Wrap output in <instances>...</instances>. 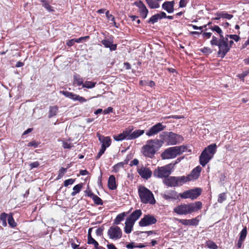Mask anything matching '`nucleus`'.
<instances>
[{
  "label": "nucleus",
  "mask_w": 249,
  "mask_h": 249,
  "mask_svg": "<svg viewBox=\"0 0 249 249\" xmlns=\"http://www.w3.org/2000/svg\"><path fill=\"white\" fill-rule=\"evenodd\" d=\"M82 188V184H78L74 186L73 188V191L71 193V195L72 196H75L77 193H78Z\"/></svg>",
  "instance_id": "32"
},
{
  "label": "nucleus",
  "mask_w": 249,
  "mask_h": 249,
  "mask_svg": "<svg viewBox=\"0 0 249 249\" xmlns=\"http://www.w3.org/2000/svg\"><path fill=\"white\" fill-rule=\"evenodd\" d=\"M247 232V231L246 227L244 228L240 232L239 239L237 244L238 248H241L242 243L246 237Z\"/></svg>",
  "instance_id": "23"
},
{
  "label": "nucleus",
  "mask_w": 249,
  "mask_h": 249,
  "mask_svg": "<svg viewBox=\"0 0 249 249\" xmlns=\"http://www.w3.org/2000/svg\"><path fill=\"white\" fill-rule=\"evenodd\" d=\"M249 73V71H243L242 73L237 75L241 80L244 82V78Z\"/></svg>",
  "instance_id": "45"
},
{
  "label": "nucleus",
  "mask_w": 249,
  "mask_h": 249,
  "mask_svg": "<svg viewBox=\"0 0 249 249\" xmlns=\"http://www.w3.org/2000/svg\"><path fill=\"white\" fill-rule=\"evenodd\" d=\"M39 144V142H37L35 141H32L28 143L27 146L29 147L32 146L34 148L37 147L38 145Z\"/></svg>",
  "instance_id": "47"
},
{
  "label": "nucleus",
  "mask_w": 249,
  "mask_h": 249,
  "mask_svg": "<svg viewBox=\"0 0 249 249\" xmlns=\"http://www.w3.org/2000/svg\"><path fill=\"white\" fill-rule=\"evenodd\" d=\"M58 107L56 106H52L50 107L49 117L51 118L57 114Z\"/></svg>",
  "instance_id": "29"
},
{
  "label": "nucleus",
  "mask_w": 249,
  "mask_h": 249,
  "mask_svg": "<svg viewBox=\"0 0 249 249\" xmlns=\"http://www.w3.org/2000/svg\"><path fill=\"white\" fill-rule=\"evenodd\" d=\"M108 188L111 190H114L116 188L115 178L113 175H111L108 180Z\"/></svg>",
  "instance_id": "27"
},
{
  "label": "nucleus",
  "mask_w": 249,
  "mask_h": 249,
  "mask_svg": "<svg viewBox=\"0 0 249 249\" xmlns=\"http://www.w3.org/2000/svg\"><path fill=\"white\" fill-rule=\"evenodd\" d=\"M220 16H221L223 18H226L228 19H231L233 17L232 15L229 14L225 11L221 12Z\"/></svg>",
  "instance_id": "38"
},
{
  "label": "nucleus",
  "mask_w": 249,
  "mask_h": 249,
  "mask_svg": "<svg viewBox=\"0 0 249 249\" xmlns=\"http://www.w3.org/2000/svg\"><path fill=\"white\" fill-rule=\"evenodd\" d=\"M201 193V189L199 188H196L179 194V196L183 199L190 198L192 200H194L197 198L200 195Z\"/></svg>",
  "instance_id": "11"
},
{
  "label": "nucleus",
  "mask_w": 249,
  "mask_h": 249,
  "mask_svg": "<svg viewBox=\"0 0 249 249\" xmlns=\"http://www.w3.org/2000/svg\"><path fill=\"white\" fill-rule=\"evenodd\" d=\"M217 146L215 144H212L206 147L199 157L200 164L205 166L213 157L216 152Z\"/></svg>",
  "instance_id": "5"
},
{
  "label": "nucleus",
  "mask_w": 249,
  "mask_h": 249,
  "mask_svg": "<svg viewBox=\"0 0 249 249\" xmlns=\"http://www.w3.org/2000/svg\"><path fill=\"white\" fill-rule=\"evenodd\" d=\"M226 199L225 194L224 193L220 194L219 195L218 201L221 203Z\"/></svg>",
  "instance_id": "51"
},
{
  "label": "nucleus",
  "mask_w": 249,
  "mask_h": 249,
  "mask_svg": "<svg viewBox=\"0 0 249 249\" xmlns=\"http://www.w3.org/2000/svg\"><path fill=\"white\" fill-rule=\"evenodd\" d=\"M139 13L141 17L143 18H145L147 17V15L148 13V10L147 9L146 7H143L142 8L139 9Z\"/></svg>",
  "instance_id": "31"
},
{
  "label": "nucleus",
  "mask_w": 249,
  "mask_h": 249,
  "mask_svg": "<svg viewBox=\"0 0 249 249\" xmlns=\"http://www.w3.org/2000/svg\"><path fill=\"white\" fill-rule=\"evenodd\" d=\"M133 129L128 128L123 133L114 136V139L117 141H121L124 140H131L135 139L142 135L144 133L143 130H136L132 132Z\"/></svg>",
  "instance_id": "3"
},
{
  "label": "nucleus",
  "mask_w": 249,
  "mask_h": 249,
  "mask_svg": "<svg viewBox=\"0 0 249 249\" xmlns=\"http://www.w3.org/2000/svg\"><path fill=\"white\" fill-rule=\"evenodd\" d=\"M75 42L74 39H72L71 40H69L67 42L66 44L69 46H72L74 45Z\"/></svg>",
  "instance_id": "60"
},
{
  "label": "nucleus",
  "mask_w": 249,
  "mask_h": 249,
  "mask_svg": "<svg viewBox=\"0 0 249 249\" xmlns=\"http://www.w3.org/2000/svg\"><path fill=\"white\" fill-rule=\"evenodd\" d=\"M157 221V219H142L139 222V225L141 226H147L155 223Z\"/></svg>",
  "instance_id": "25"
},
{
  "label": "nucleus",
  "mask_w": 249,
  "mask_h": 249,
  "mask_svg": "<svg viewBox=\"0 0 249 249\" xmlns=\"http://www.w3.org/2000/svg\"><path fill=\"white\" fill-rule=\"evenodd\" d=\"M73 84L78 86H83L84 80L79 74H75L73 76Z\"/></svg>",
  "instance_id": "28"
},
{
  "label": "nucleus",
  "mask_w": 249,
  "mask_h": 249,
  "mask_svg": "<svg viewBox=\"0 0 249 249\" xmlns=\"http://www.w3.org/2000/svg\"><path fill=\"white\" fill-rule=\"evenodd\" d=\"M190 179V177L181 176V177H167L163 180V183L167 186L169 187H175L181 186Z\"/></svg>",
  "instance_id": "8"
},
{
  "label": "nucleus",
  "mask_w": 249,
  "mask_h": 249,
  "mask_svg": "<svg viewBox=\"0 0 249 249\" xmlns=\"http://www.w3.org/2000/svg\"><path fill=\"white\" fill-rule=\"evenodd\" d=\"M135 243L131 242L126 245V247L127 249H133L134 248H136V246L135 245Z\"/></svg>",
  "instance_id": "58"
},
{
  "label": "nucleus",
  "mask_w": 249,
  "mask_h": 249,
  "mask_svg": "<svg viewBox=\"0 0 249 249\" xmlns=\"http://www.w3.org/2000/svg\"><path fill=\"white\" fill-rule=\"evenodd\" d=\"M88 243L89 244H92L94 245L95 249H98L99 246L98 243L93 238L88 240Z\"/></svg>",
  "instance_id": "44"
},
{
  "label": "nucleus",
  "mask_w": 249,
  "mask_h": 249,
  "mask_svg": "<svg viewBox=\"0 0 249 249\" xmlns=\"http://www.w3.org/2000/svg\"><path fill=\"white\" fill-rule=\"evenodd\" d=\"M137 219H126L125 222L124 231L126 233L131 232L135 222Z\"/></svg>",
  "instance_id": "18"
},
{
  "label": "nucleus",
  "mask_w": 249,
  "mask_h": 249,
  "mask_svg": "<svg viewBox=\"0 0 249 249\" xmlns=\"http://www.w3.org/2000/svg\"><path fill=\"white\" fill-rule=\"evenodd\" d=\"M179 222L186 226H196L198 225L199 220L197 219H180Z\"/></svg>",
  "instance_id": "20"
},
{
  "label": "nucleus",
  "mask_w": 249,
  "mask_h": 249,
  "mask_svg": "<svg viewBox=\"0 0 249 249\" xmlns=\"http://www.w3.org/2000/svg\"><path fill=\"white\" fill-rule=\"evenodd\" d=\"M104 230L103 227H100L97 229L96 231V234L98 236H101Z\"/></svg>",
  "instance_id": "56"
},
{
  "label": "nucleus",
  "mask_w": 249,
  "mask_h": 249,
  "mask_svg": "<svg viewBox=\"0 0 249 249\" xmlns=\"http://www.w3.org/2000/svg\"><path fill=\"white\" fill-rule=\"evenodd\" d=\"M105 150H106V149H105L104 147H101V149L98 152V153L96 157V159H99L101 157V156L104 153Z\"/></svg>",
  "instance_id": "52"
},
{
  "label": "nucleus",
  "mask_w": 249,
  "mask_h": 249,
  "mask_svg": "<svg viewBox=\"0 0 249 249\" xmlns=\"http://www.w3.org/2000/svg\"><path fill=\"white\" fill-rule=\"evenodd\" d=\"M99 140L102 143V147H105L106 149L111 144V139L108 137L102 136L99 135Z\"/></svg>",
  "instance_id": "21"
},
{
  "label": "nucleus",
  "mask_w": 249,
  "mask_h": 249,
  "mask_svg": "<svg viewBox=\"0 0 249 249\" xmlns=\"http://www.w3.org/2000/svg\"><path fill=\"white\" fill-rule=\"evenodd\" d=\"M43 6L49 12H54L53 8L46 1L42 0Z\"/></svg>",
  "instance_id": "33"
},
{
  "label": "nucleus",
  "mask_w": 249,
  "mask_h": 249,
  "mask_svg": "<svg viewBox=\"0 0 249 249\" xmlns=\"http://www.w3.org/2000/svg\"><path fill=\"white\" fill-rule=\"evenodd\" d=\"M139 164V160L135 159L133 160H132L130 163V166H132L133 165H137Z\"/></svg>",
  "instance_id": "59"
},
{
  "label": "nucleus",
  "mask_w": 249,
  "mask_h": 249,
  "mask_svg": "<svg viewBox=\"0 0 249 249\" xmlns=\"http://www.w3.org/2000/svg\"><path fill=\"white\" fill-rule=\"evenodd\" d=\"M172 165L169 164L164 166L158 167L153 172L154 177L158 178H167L171 174Z\"/></svg>",
  "instance_id": "10"
},
{
  "label": "nucleus",
  "mask_w": 249,
  "mask_h": 249,
  "mask_svg": "<svg viewBox=\"0 0 249 249\" xmlns=\"http://www.w3.org/2000/svg\"><path fill=\"white\" fill-rule=\"evenodd\" d=\"M89 38L88 36H84V37H81L77 39H74L75 42L77 43H79L81 42L82 40H85L87 38Z\"/></svg>",
  "instance_id": "57"
},
{
  "label": "nucleus",
  "mask_w": 249,
  "mask_h": 249,
  "mask_svg": "<svg viewBox=\"0 0 249 249\" xmlns=\"http://www.w3.org/2000/svg\"><path fill=\"white\" fill-rule=\"evenodd\" d=\"M101 43L105 47L109 48L111 51H114L116 49L117 45L113 44L112 41L104 39L102 40Z\"/></svg>",
  "instance_id": "24"
},
{
  "label": "nucleus",
  "mask_w": 249,
  "mask_h": 249,
  "mask_svg": "<svg viewBox=\"0 0 249 249\" xmlns=\"http://www.w3.org/2000/svg\"><path fill=\"white\" fill-rule=\"evenodd\" d=\"M74 179L72 178L68 179L64 181V185L65 186H68L69 185L72 184L74 183Z\"/></svg>",
  "instance_id": "48"
},
{
  "label": "nucleus",
  "mask_w": 249,
  "mask_h": 249,
  "mask_svg": "<svg viewBox=\"0 0 249 249\" xmlns=\"http://www.w3.org/2000/svg\"><path fill=\"white\" fill-rule=\"evenodd\" d=\"M217 146L215 144H212L206 147L199 157L200 164L205 166L213 157L216 152Z\"/></svg>",
  "instance_id": "4"
},
{
  "label": "nucleus",
  "mask_w": 249,
  "mask_h": 249,
  "mask_svg": "<svg viewBox=\"0 0 249 249\" xmlns=\"http://www.w3.org/2000/svg\"><path fill=\"white\" fill-rule=\"evenodd\" d=\"M219 41L217 40V39L216 37L213 36V38L211 41L212 45H217L218 46V43Z\"/></svg>",
  "instance_id": "55"
},
{
  "label": "nucleus",
  "mask_w": 249,
  "mask_h": 249,
  "mask_svg": "<svg viewBox=\"0 0 249 249\" xmlns=\"http://www.w3.org/2000/svg\"><path fill=\"white\" fill-rule=\"evenodd\" d=\"M124 163L123 162H121L115 164L113 167V171L115 173L118 172L120 170V168H123L124 167Z\"/></svg>",
  "instance_id": "35"
},
{
  "label": "nucleus",
  "mask_w": 249,
  "mask_h": 249,
  "mask_svg": "<svg viewBox=\"0 0 249 249\" xmlns=\"http://www.w3.org/2000/svg\"><path fill=\"white\" fill-rule=\"evenodd\" d=\"M92 199L93 200L94 203L97 205H102L103 204L102 200L96 195H95L94 196H93Z\"/></svg>",
  "instance_id": "42"
},
{
  "label": "nucleus",
  "mask_w": 249,
  "mask_h": 249,
  "mask_svg": "<svg viewBox=\"0 0 249 249\" xmlns=\"http://www.w3.org/2000/svg\"><path fill=\"white\" fill-rule=\"evenodd\" d=\"M202 204L200 201H196L189 204H181L176 207L174 211L179 215H186L195 213L202 208Z\"/></svg>",
  "instance_id": "1"
},
{
  "label": "nucleus",
  "mask_w": 249,
  "mask_h": 249,
  "mask_svg": "<svg viewBox=\"0 0 249 249\" xmlns=\"http://www.w3.org/2000/svg\"><path fill=\"white\" fill-rule=\"evenodd\" d=\"M112 109L113 108L111 107H108L104 110V113L105 114H107L110 112H111L112 111Z\"/></svg>",
  "instance_id": "61"
},
{
  "label": "nucleus",
  "mask_w": 249,
  "mask_h": 249,
  "mask_svg": "<svg viewBox=\"0 0 249 249\" xmlns=\"http://www.w3.org/2000/svg\"><path fill=\"white\" fill-rule=\"evenodd\" d=\"M128 212L123 213L117 215L116 218H124V217H127V218H139L141 216L142 211L140 210H137L130 215H128Z\"/></svg>",
  "instance_id": "17"
},
{
  "label": "nucleus",
  "mask_w": 249,
  "mask_h": 249,
  "mask_svg": "<svg viewBox=\"0 0 249 249\" xmlns=\"http://www.w3.org/2000/svg\"><path fill=\"white\" fill-rule=\"evenodd\" d=\"M189 1V0H180L179 2V7H185Z\"/></svg>",
  "instance_id": "49"
},
{
  "label": "nucleus",
  "mask_w": 249,
  "mask_h": 249,
  "mask_svg": "<svg viewBox=\"0 0 249 249\" xmlns=\"http://www.w3.org/2000/svg\"><path fill=\"white\" fill-rule=\"evenodd\" d=\"M165 126H163L161 123H158L151 127L146 132V134L148 136H152L157 134L160 131L163 130Z\"/></svg>",
  "instance_id": "15"
},
{
  "label": "nucleus",
  "mask_w": 249,
  "mask_h": 249,
  "mask_svg": "<svg viewBox=\"0 0 249 249\" xmlns=\"http://www.w3.org/2000/svg\"><path fill=\"white\" fill-rule=\"evenodd\" d=\"M140 84L142 85H147L150 87H153L155 86V83L153 81H141Z\"/></svg>",
  "instance_id": "39"
},
{
  "label": "nucleus",
  "mask_w": 249,
  "mask_h": 249,
  "mask_svg": "<svg viewBox=\"0 0 249 249\" xmlns=\"http://www.w3.org/2000/svg\"><path fill=\"white\" fill-rule=\"evenodd\" d=\"M67 169L64 167H61L59 171V174L57 177V179H59L62 178L63 175L66 173Z\"/></svg>",
  "instance_id": "40"
},
{
  "label": "nucleus",
  "mask_w": 249,
  "mask_h": 249,
  "mask_svg": "<svg viewBox=\"0 0 249 249\" xmlns=\"http://www.w3.org/2000/svg\"><path fill=\"white\" fill-rule=\"evenodd\" d=\"M175 2L174 1H166L162 5V8L166 11L168 13H172L174 12Z\"/></svg>",
  "instance_id": "19"
},
{
  "label": "nucleus",
  "mask_w": 249,
  "mask_h": 249,
  "mask_svg": "<svg viewBox=\"0 0 249 249\" xmlns=\"http://www.w3.org/2000/svg\"><path fill=\"white\" fill-rule=\"evenodd\" d=\"M138 193L142 202L152 205L156 203V200L152 192L144 186H139Z\"/></svg>",
  "instance_id": "7"
},
{
  "label": "nucleus",
  "mask_w": 249,
  "mask_h": 249,
  "mask_svg": "<svg viewBox=\"0 0 249 249\" xmlns=\"http://www.w3.org/2000/svg\"><path fill=\"white\" fill-rule=\"evenodd\" d=\"M160 137L162 144L164 142H166L168 145H175L183 140L180 135L172 132H163L160 134Z\"/></svg>",
  "instance_id": "6"
},
{
  "label": "nucleus",
  "mask_w": 249,
  "mask_h": 249,
  "mask_svg": "<svg viewBox=\"0 0 249 249\" xmlns=\"http://www.w3.org/2000/svg\"><path fill=\"white\" fill-rule=\"evenodd\" d=\"M137 6L139 7V9L143 7H145V5L142 2L140 1L137 4Z\"/></svg>",
  "instance_id": "63"
},
{
  "label": "nucleus",
  "mask_w": 249,
  "mask_h": 249,
  "mask_svg": "<svg viewBox=\"0 0 249 249\" xmlns=\"http://www.w3.org/2000/svg\"><path fill=\"white\" fill-rule=\"evenodd\" d=\"M137 172L142 178L146 179L149 178L152 174V172L149 168L143 165L138 167Z\"/></svg>",
  "instance_id": "14"
},
{
  "label": "nucleus",
  "mask_w": 249,
  "mask_h": 249,
  "mask_svg": "<svg viewBox=\"0 0 249 249\" xmlns=\"http://www.w3.org/2000/svg\"><path fill=\"white\" fill-rule=\"evenodd\" d=\"M107 235L110 239L117 240L122 237V232L118 226H111L108 230Z\"/></svg>",
  "instance_id": "13"
},
{
  "label": "nucleus",
  "mask_w": 249,
  "mask_h": 249,
  "mask_svg": "<svg viewBox=\"0 0 249 249\" xmlns=\"http://www.w3.org/2000/svg\"><path fill=\"white\" fill-rule=\"evenodd\" d=\"M8 222L12 228H14L17 226V223L15 221L14 219H8Z\"/></svg>",
  "instance_id": "50"
},
{
  "label": "nucleus",
  "mask_w": 249,
  "mask_h": 249,
  "mask_svg": "<svg viewBox=\"0 0 249 249\" xmlns=\"http://www.w3.org/2000/svg\"><path fill=\"white\" fill-rule=\"evenodd\" d=\"M61 92L66 97L72 99L73 100H74L76 96V94L67 91H62Z\"/></svg>",
  "instance_id": "36"
},
{
  "label": "nucleus",
  "mask_w": 249,
  "mask_h": 249,
  "mask_svg": "<svg viewBox=\"0 0 249 249\" xmlns=\"http://www.w3.org/2000/svg\"><path fill=\"white\" fill-rule=\"evenodd\" d=\"M160 17L158 15V14H157L156 15L152 16L149 19L148 22L154 24L157 22L159 19H160Z\"/></svg>",
  "instance_id": "34"
},
{
  "label": "nucleus",
  "mask_w": 249,
  "mask_h": 249,
  "mask_svg": "<svg viewBox=\"0 0 249 249\" xmlns=\"http://www.w3.org/2000/svg\"><path fill=\"white\" fill-rule=\"evenodd\" d=\"M201 171V168L199 166H198L194 168L190 175L187 176L190 177V179L189 181L196 179L199 176Z\"/></svg>",
  "instance_id": "22"
},
{
  "label": "nucleus",
  "mask_w": 249,
  "mask_h": 249,
  "mask_svg": "<svg viewBox=\"0 0 249 249\" xmlns=\"http://www.w3.org/2000/svg\"><path fill=\"white\" fill-rule=\"evenodd\" d=\"M211 29L213 31H215L220 35V39L223 38V37H224L222 35V31L219 26L216 25L214 26L213 27L211 28Z\"/></svg>",
  "instance_id": "37"
},
{
  "label": "nucleus",
  "mask_w": 249,
  "mask_h": 249,
  "mask_svg": "<svg viewBox=\"0 0 249 249\" xmlns=\"http://www.w3.org/2000/svg\"><path fill=\"white\" fill-rule=\"evenodd\" d=\"M186 149L184 146H175L165 150L161 154L163 159H173L180 155Z\"/></svg>",
  "instance_id": "9"
},
{
  "label": "nucleus",
  "mask_w": 249,
  "mask_h": 249,
  "mask_svg": "<svg viewBox=\"0 0 249 249\" xmlns=\"http://www.w3.org/2000/svg\"><path fill=\"white\" fill-rule=\"evenodd\" d=\"M96 84V82H93L92 81H86L84 82L82 87L86 88L87 89H92L93 88Z\"/></svg>",
  "instance_id": "30"
},
{
  "label": "nucleus",
  "mask_w": 249,
  "mask_h": 249,
  "mask_svg": "<svg viewBox=\"0 0 249 249\" xmlns=\"http://www.w3.org/2000/svg\"><path fill=\"white\" fill-rule=\"evenodd\" d=\"M39 165V163L38 161H35L34 162H32L30 164V166L31 169H32L34 168H36Z\"/></svg>",
  "instance_id": "53"
},
{
  "label": "nucleus",
  "mask_w": 249,
  "mask_h": 249,
  "mask_svg": "<svg viewBox=\"0 0 249 249\" xmlns=\"http://www.w3.org/2000/svg\"><path fill=\"white\" fill-rule=\"evenodd\" d=\"M228 39L223 38L220 39V40L218 43V47H219V51L218 52V54L221 57H223L226 53L230 50V47L228 45V43L227 42Z\"/></svg>",
  "instance_id": "12"
},
{
  "label": "nucleus",
  "mask_w": 249,
  "mask_h": 249,
  "mask_svg": "<svg viewBox=\"0 0 249 249\" xmlns=\"http://www.w3.org/2000/svg\"><path fill=\"white\" fill-rule=\"evenodd\" d=\"M107 248L108 249H117L113 244H108Z\"/></svg>",
  "instance_id": "64"
},
{
  "label": "nucleus",
  "mask_w": 249,
  "mask_h": 249,
  "mask_svg": "<svg viewBox=\"0 0 249 249\" xmlns=\"http://www.w3.org/2000/svg\"><path fill=\"white\" fill-rule=\"evenodd\" d=\"M62 146L65 149H71L73 146V144L71 143H68L65 141H62Z\"/></svg>",
  "instance_id": "43"
},
{
  "label": "nucleus",
  "mask_w": 249,
  "mask_h": 249,
  "mask_svg": "<svg viewBox=\"0 0 249 249\" xmlns=\"http://www.w3.org/2000/svg\"><path fill=\"white\" fill-rule=\"evenodd\" d=\"M158 15L160 16V19L162 18H166V14L164 12H160V13H158Z\"/></svg>",
  "instance_id": "62"
},
{
  "label": "nucleus",
  "mask_w": 249,
  "mask_h": 249,
  "mask_svg": "<svg viewBox=\"0 0 249 249\" xmlns=\"http://www.w3.org/2000/svg\"><path fill=\"white\" fill-rule=\"evenodd\" d=\"M74 101H78L80 103H84L86 102V99L84 97L76 94Z\"/></svg>",
  "instance_id": "46"
},
{
  "label": "nucleus",
  "mask_w": 249,
  "mask_h": 249,
  "mask_svg": "<svg viewBox=\"0 0 249 249\" xmlns=\"http://www.w3.org/2000/svg\"><path fill=\"white\" fill-rule=\"evenodd\" d=\"M162 146V142L158 139L150 140L146 142L142 148L143 154L151 158L160 147Z\"/></svg>",
  "instance_id": "2"
},
{
  "label": "nucleus",
  "mask_w": 249,
  "mask_h": 249,
  "mask_svg": "<svg viewBox=\"0 0 249 249\" xmlns=\"http://www.w3.org/2000/svg\"><path fill=\"white\" fill-rule=\"evenodd\" d=\"M162 0H145L146 4L151 9H157L160 7L159 2Z\"/></svg>",
  "instance_id": "26"
},
{
  "label": "nucleus",
  "mask_w": 249,
  "mask_h": 249,
  "mask_svg": "<svg viewBox=\"0 0 249 249\" xmlns=\"http://www.w3.org/2000/svg\"><path fill=\"white\" fill-rule=\"evenodd\" d=\"M106 15L107 18L108 19L110 20L111 21H114V19H115V18L113 15L109 14L108 11H107L106 12Z\"/></svg>",
  "instance_id": "54"
},
{
  "label": "nucleus",
  "mask_w": 249,
  "mask_h": 249,
  "mask_svg": "<svg viewBox=\"0 0 249 249\" xmlns=\"http://www.w3.org/2000/svg\"><path fill=\"white\" fill-rule=\"evenodd\" d=\"M207 246L212 249H217V246L213 241H209L206 243Z\"/></svg>",
  "instance_id": "41"
},
{
  "label": "nucleus",
  "mask_w": 249,
  "mask_h": 249,
  "mask_svg": "<svg viewBox=\"0 0 249 249\" xmlns=\"http://www.w3.org/2000/svg\"><path fill=\"white\" fill-rule=\"evenodd\" d=\"M161 195L163 198L168 200L178 199L179 196V194L174 190L165 191Z\"/></svg>",
  "instance_id": "16"
}]
</instances>
